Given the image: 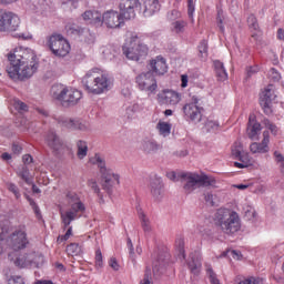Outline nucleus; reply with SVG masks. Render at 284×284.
Listing matches in <instances>:
<instances>
[{
  "instance_id": "20",
  "label": "nucleus",
  "mask_w": 284,
  "mask_h": 284,
  "mask_svg": "<svg viewBox=\"0 0 284 284\" xmlns=\"http://www.w3.org/2000/svg\"><path fill=\"white\" fill-rule=\"evenodd\" d=\"M183 112L187 119L194 123H200L203 119V108L199 106L196 102L187 103L183 106Z\"/></svg>"
},
{
  "instance_id": "21",
  "label": "nucleus",
  "mask_w": 284,
  "mask_h": 284,
  "mask_svg": "<svg viewBox=\"0 0 284 284\" xmlns=\"http://www.w3.org/2000/svg\"><path fill=\"white\" fill-rule=\"evenodd\" d=\"M60 125L68 128L69 130H80L81 132H88L90 130V123L85 120H74L70 118H61L59 120Z\"/></svg>"
},
{
  "instance_id": "55",
  "label": "nucleus",
  "mask_w": 284,
  "mask_h": 284,
  "mask_svg": "<svg viewBox=\"0 0 284 284\" xmlns=\"http://www.w3.org/2000/svg\"><path fill=\"white\" fill-rule=\"evenodd\" d=\"M190 79L187 78V74L181 75V88H187Z\"/></svg>"
},
{
  "instance_id": "31",
  "label": "nucleus",
  "mask_w": 284,
  "mask_h": 284,
  "mask_svg": "<svg viewBox=\"0 0 284 284\" xmlns=\"http://www.w3.org/2000/svg\"><path fill=\"white\" fill-rule=\"evenodd\" d=\"M77 148H78V152H77L78 159H85L88 156V142L83 140H79L77 142Z\"/></svg>"
},
{
  "instance_id": "60",
  "label": "nucleus",
  "mask_w": 284,
  "mask_h": 284,
  "mask_svg": "<svg viewBox=\"0 0 284 284\" xmlns=\"http://www.w3.org/2000/svg\"><path fill=\"white\" fill-rule=\"evenodd\" d=\"M200 52L201 54H204V57H207V44L203 43L202 45H200Z\"/></svg>"
},
{
  "instance_id": "53",
  "label": "nucleus",
  "mask_w": 284,
  "mask_h": 284,
  "mask_svg": "<svg viewBox=\"0 0 284 284\" xmlns=\"http://www.w3.org/2000/svg\"><path fill=\"white\" fill-rule=\"evenodd\" d=\"M274 156L276 159V162L280 163V168H282L284 163L283 154H281L278 151H275Z\"/></svg>"
},
{
  "instance_id": "47",
  "label": "nucleus",
  "mask_w": 284,
  "mask_h": 284,
  "mask_svg": "<svg viewBox=\"0 0 284 284\" xmlns=\"http://www.w3.org/2000/svg\"><path fill=\"white\" fill-rule=\"evenodd\" d=\"M88 186L91 187L94 194H97L98 196H101V189L99 187V184H97L95 180H89Z\"/></svg>"
},
{
  "instance_id": "57",
  "label": "nucleus",
  "mask_w": 284,
  "mask_h": 284,
  "mask_svg": "<svg viewBox=\"0 0 284 284\" xmlns=\"http://www.w3.org/2000/svg\"><path fill=\"white\" fill-rule=\"evenodd\" d=\"M22 161H23L24 165H30V163H32V155H30V154L23 155Z\"/></svg>"
},
{
  "instance_id": "29",
  "label": "nucleus",
  "mask_w": 284,
  "mask_h": 284,
  "mask_svg": "<svg viewBox=\"0 0 284 284\" xmlns=\"http://www.w3.org/2000/svg\"><path fill=\"white\" fill-rule=\"evenodd\" d=\"M191 260L187 262V265L192 274H199L201 272V256L196 255L195 257L191 255Z\"/></svg>"
},
{
  "instance_id": "32",
  "label": "nucleus",
  "mask_w": 284,
  "mask_h": 284,
  "mask_svg": "<svg viewBox=\"0 0 284 284\" xmlns=\"http://www.w3.org/2000/svg\"><path fill=\"white\" fill-rule=\"evenodd\" d=\"M47 143L52 150H59L61 148V140L58 139L57 134L53 132L49 133L47 136Z\"/></svg>"
},
{
  "instance_id": "50",
  "label": "nucleus",
  "mask_w": 284,
  "mask_h": 284,
  "mask_svg": "<svg viewBox=\"0 0 284 284\" xmlns=\"http://www.w3.org/2000/svg\"><path fill=\"white\" fill-rule=\"evenodd\" d=\"M205 128L209 132H215V130H219V123L214 120H207Z\"/></svg>"
},
{
  "instance_id": "63",
  "label": "nucleus",
  "mask_w": 284,
  "mask_h": 284,
  "mask_svg": "<svg viewBox=\"0 0 284 284\" xmlns=\"http://www.w3.org/2000/svg\"><path fill=\"white\" fill-rule=\"evenodd\" d=\"M271 74H273V79L278 81L281 79V74H278L274 69L271 70Z\"/></svg>"
},
{
  "instance_id": "2",
  "label": "nucleus",
  "mask_w": 284,
  "mask_h": 284,
  "mask_svg": "<svg viewBox=\"0 0 284 284\" xmlns=\"http://www.w3.org/2000/svg\"><path fill=\"white\" fill-rule=\"evenodd\" d=\"M82 85L88 94H105V92L112 90L114 80L112 79V75H110V72L94 68L84 74L82 78Z\"/></svg>"
},
{
  "instance_id": "23",
  "label": "nucleus",
  "mask_w": 284,
  "mask_h": 284,
  "mask_svg": "<svg viewBox=\"0 0 284 284\" xmlns=\"http://www.w3.org/2000/svg\"><path fill=\"white\" fill-rule=\"evenodd\" d=\"M261 123H258V121H256V115L251 114L248 116V123H247V128H246V134L248 136V139H258V134H261Z\"/></svg>"
},
{
  "instance_id": "34",
  "label": "nucleus",
  "mask_w": 284,
  "mask_h": 284,
  "mask_svg": "<svg viewBox=\"0 0 284 284\" xmlns=\"http://www.w3.org/2000/svg\"><path fill=\"white\" fill-rule=\"evenodd\" d=\"M186 27H187V22H185L184 20H176L172 22L171 30L176 34H181V32H185Z\"/></svg>"
},
{
  "instance_id": "54",
  "label": "nucleus",
  "mask_w": 284,
  "mask_h": 284,
  "mask_svg": "<svg viewBox=\"0 0 284 284\" xmlns=\"http://www.w3.org/2000/svg\"><path fill=\"white\" fill-rule=\"evenodd\" d=\"M187 12L189 17H192V14H194V0H187Z\"/></svg>"
},
{
  "instance_id": "25",
  "label": "nucleus",
  "mask_w": 284,
  "mask_h": 284,
  "mask_svg": "<svg viewBox=\"0 0 284 284\" xmlns=\"http://www.w3.org/2000/svg\"><path fill=\"white\" fill-rule=\"evenodd\" d=\"M247 24L248 28L253 31L252 38L255 39V41H258V39H261V30H258V20H256V16H248Z\"/></svg>"
},
{
  "instance_id": "33",
  "label": "nucleus",
  "mask_w": 284,
  "mask_h": 284,
  "mask_svg": "<svg viewBox=\"0 0 284 284\" xmlns=\"http://www.w3.org/2000/svg\"><path fill=\"white\" fill-rule=\"evenodd\" d=\"M139 219L141 221L142 230L144 232H152V224L150 223V219L143 213V211L139 212Z\"/></svg>"
},
{
  "instance_id": "13",
  "label": "nucleus",
  "mask_w": 284,
  "mask_h": 284,
  "mask_svg": "<svg viewBox=\"0 0 284 284\" xmlns=\"http://www.w3.org/2000/svg\"><path fill=\"white\" fill-rule=\"evenodd\" d=\"M21 26V18L17 13L4 12L0 14V32H16Z\"/></svg>"
},
{
  "instance_id": "58",
  "label": "nucleus",
  "mask_w": 284,
  "mask_h": 284,
  "mask_svg": "<svg viewBox=\"0 0 284 284\" xmlns=\"http://www.w3.org/2000/svg\"><path fill=\"white\" fill-rule=\"evenodd\" d=\"M230 254L236 261H241V253L239 251H230Z\"/></svg>"
},
{
  "instance_id": "36",
  "label": "nucleus",
  "mask_w": 284,
  "mask_h": 284,
  "mask_svg": "<svg viewBox=\"0 0 284 284\" xmlns=\"http://www.w3.org/2000/svg\"><path fill=\"white\" fill-rule=\"evenodd\" d=\"M67 254L69 256H79L81 254V246L78 243H71L67 246Z\"/></svg>"
},
{
  "instance_id": "1",
  "label": "nucleus",
  "mask_w": 284,
  "mask_h": 284,
  "mask_svg": "<svg viewBox=\"0 0 284 284\" xmlns=\"http://www.w3.org/2000/svg\"><path fill=\"white\" fill-rule=\"evenodd\" d=\"M7 74L12 81H27L39 70V59L32 49L17 47L7 54Z\"/></svg>"
},
{
  "instance_id": "7",
  "label": "nucleus",
  "mask_w": 284,
  "mask_h": 284,
  "mask_svg": "<svg viewBox=\"0 0 284 284\" xmlns=\"http://www.w3.org/2000/svg\"><path fill=\"white\" fill-rule=\"evenodd\" d=\"M149 48L139 36H132L123 47V54L131 61H141L148 57Z\"/></svg>"
},
{
  "instance_id": "52",
  "label": "nucleus",
  "mask_w": 284,
  "mask_h": 284,
  "mask_svg": "<svg viewBox=\"0 0 284 284\" xmlns=\"http://www.w3.org/2000/svg\"><path fill=\"white\" fill-rule=\"evenodd\" d=\"M109 266L114 270V272H119L121 268V265L119 264V261H116V257H111L109 260Z\"/></svg>"
},
{
  "instance_id": "26",
  "label": "nucleus",
  "mask_w": 284,
  "mask_h": 284,
  "mask_svg": "<svg viewBox=\"0 0 284 284\" xmlns=\"http://www.w3.org/2000/svg\"><path fill=\"white\" fill-rule=\"evenodd\" d=\"M141 148L146 154H152L159 151V143L154 140L145 139L142 141Z\"/></svg>"
},
{
  "instance_id": "28",
  "label": "nucleus",
  "mask_w": 284,
  "mask_h": 284,
  "mask_svg": "<svg viewBox=\"0 0 284 284\" xmlns=\"http://www.w3.org/2000/svg\"><path fill=\"white\" fill-rule=\"evenodd\" d=\"M237 159L241 162H234V166L239 168L240 170H243V168H250V165H252V158L250 156V153L243 152Z\"/></svg>"
},
{
  "instance_id": "45",
  "label": "nucleus",
  "mask_w": 284,
  "mask_h": 284,
  "mask_svg": "<svg viewBox=\"0 0 284 284\" xmlns=\"http://www.w3.org/2000/svg\"><path fill=\"white\" fill-rule=\"evenodd\" d=\"M135 116H136V105H131V106L126 108L125 118L129 121H132V119H134Z\"/></svg>"
},
{
  "instance_id": "56",
  "label": "nucleus",
  "mask_w": 284,
  "mask_h": 284,
  "mask_svg": "<svg viewBox=\"0 0 284 284\" xmlns=\"http://www.w3.org/2000/svg\"><path fill=\"white\" fill-rule=\"evenodd\" d=\"M129 254L131 258H134V245L132 244V240L128 241Z\"/></svg>"
},
{
  "instance_id": "49",
  "label": "nucleus",
  "mask_w": 284,
  "mask_h": 284,
  "mask_svg": "<svg viewBox=\"0 0 284 284\" xmlns=\"http://www.w3.org/2000/svg\"><path fill=\"white\" fill-rule=\"evenodd\" d=\"M95 267L99 270L103 267V254L101 253V250L95 251Z\"/></svg>"
},
{
  "instance_id": "42",
  "label": "nucleus",
  "mask_w": 284,
  "mask_h": 284,
  "mask_svg": "<svg viewBox=\"0 0 284 284\" xmlns=\"http://www.w3.org/2000/svg\"><path fill=\"white\" fill-rule=\"evenodd\" d=\"M12 105L18 112H28V104L23 103L19 99H13Z\"/></svg>"
},
{
  "instance_id": "9",
  "label": "nucleus",
  "mask_w": 284,
  "mask_h": 284,
  "mask_svg": "<svg viewBox=\"0 0 284 284\" xmlns=\"http://www.w3.org/2000/svg\"><path fill=\"white\" fill-rule=\"evenodd\" d=\"M90 163L99 168L104 181L103 187H105V190H110V187H113V185H119L121 176L119 173H114V171L105 166V159L103 156L95 154L90 159Z\"/></svg>"
},
{
  "instance_id": "16",
  "label": "nucleus",
  "mask_w": 284,
  "mask_h": 284,
  "mask_svg": "<svg viewBox=\"0 0 284 284\" xmlns=\"http://www.w3.org/2000/svg\"><path fill=\"white\" fill-rule=\"evenodd\" d=\"M102 23L108 28L116 29L123 26L124 20L119 11L109 10L102 14Z\"/></svg>"
},
{
  "instance_id": "15",
  "label": "nucleus",
  "mask_w": 284,
  "mask_h": 284,
  "mask_svg": "<svg viewBox=\"0 0 284 284\" xmlns=\"http://www.w3.org/2000/svg\"><path fill=\"white\" fill-rule=\"evenodd\" d=\"M158 103H160V105H179V103H181V93L169 89L162 90L158 94Z\"/></svg>"
},
{
  "instance_id": "5",
  "label": "nucleus",
  "mask_w": 284,
  "mask_h": 284,
  "mask_svg": "<svg viewBox=\"0 0 284 284\" xmlns=\"http://www.w3.org/2000/svg\"><path fill=\"white\" fill-rule=\"evenodd\" d=\"M180 178L182 179L183 190L186 194H192V192L199 190V187L216 185V179L205 173L186 172L181 173Z\"/></svg>"
},
{
  "instance_id": "19",
  "label": "nucleus",
  "mask_w": 284,
  "mask_h": 284,
  "mask_svg": "<svg viewBox=\"0 0 284 284\" xmlns=\"http://www.w3.org/2000/svg\"><path fill=\"white\" fill-rule=\"evenodd\" d=\"M276 99L272 87L266 88L260 95V105L265 114H272V101Z\"/></svg>"
},
{
  "instance_id": "37",
  "label": "nucleus",
  "mask_w": 284,
  "mask_h": 284,
  "mask_svg": "<svg viewBox=\"0 0 284 284\" xmlns=\"http://www.w3.org/2000/svg\"><path fill=\"white\" fill-rule=\"evenodd\" d=\"M242 153H243V144L241 142H235L231 149V154L233 159H237L239 156L242 155Z\"/></svg>"
},
{
  "instance_id": "39",
  "label": "nucleus",
  "mask_w": 284,
  "mask_h": 284,
  "mask_svg": "<svg viewBox=\"0 0 284 284\" xmlns=\"http://www.w3.org/2000/svg\"><path fill=\"white\" fill-rule=\"evenodd\" d=\"M7 284H26V278L21 275H11L6 278Z\"/></svg>"
},
{
  "instance_id": "27",
  "label": "nucleus",
  "mask_w": 284,
  "mask_h": 284,
  "mask_svg": "<svg viewBox=\"0 0 284 284\" xmlns=\"http://www.w3.org/2000/svg\"><path fill=\"white\" fill-rule=\"evenodd\" d=\"M215 74L219 81H227V71H225V67L223 62L216 60L214 61Z\"/></svg>"
},
{
  "instance_id": "41",
  "label": "nucleus",
  "mask_w": 284,
  "mask_h": 284,
  "mask_svg": "<svg viewBox=\"0 0 284 284\" xmlns=\"http://www.w3.org/2000/svg\"><path fill=\"white\" fill-rule=\"evenodd\" d=\"M18 176L22 179L26 183H30V170H28V166H22L20 171H18Z\"/></svg>"
},
{
  "instance_id": "6",
  "label": "nucleus",
  "mask_w": 284,
  "mask_h": 284,
  "mask_svg": "<svg viewBox=\"0 0 284 284\" xmlns=\"http://www.w3.org/2000/svg\"><path fill=\"white\" fill-rule=\"evenodd\" d=\"M51 97L54 101H59L61 105H77L83 94L81 91L72 88L64 87L63 84H54L51 88Z\"/></svg>"
},
{
  "instance_id": "17",
  "label": "nucleus",
  "mask_w": 284,
  "mask_h": 284,
  "mask_svg": "<svg viewBox=\"0 0 284 284\" xmlns=\"http://www.w3.org/2000/svg\"><path fill=\"white\" fill-rule=\"evenodd\" d=\"M251 154H270V132L263 131L261 142H252L248 146Z\"/></svg>"
},
{
  "instance_id": "18",
  "label": "nucleus",
  "mask_w": 284,
  "mask_h": 284,
  "mask_svg": "<svg viewBox=\"0 0 284 284\" xmlns=\"http://www.w3.org/2000/svg\"><path fill=\"white\" fill-rule=\"evenodd\" d=\"M149 72L156 74V77H163L168 72V61L162 55H158L150 60Z\"/></svg>"
},
{
  "instance_id": "59",
  "label": "nucleus",
  "mask_w": 284,
  "mask_h": 284,
  "mask_svg": "<svg viewBox=\"0 0 284 284\" xmlns=\"http://www.w3.org/2000/svg\"><path fill=\"white\" fill-rule=\"evenodd\" d=\"M23 149L21 148V145H19V144H13L12 145V152H14V154H21V151H22Z\"/></svg>"
},
{
  "instance_id": "12",
  "label": "nucleus",
  "mask_w": 284,
  "mask_h": 284,
  "mask_svg": "<svg viewBox=\"0 0 284 284\" xmlns=\"http://www.w3.org/2000/svg\"><path fill=\"white\" fill-rule=\"evenodd\" d=\"M119 10L124 21H130L136 18V12L141 10L139 0H120Z\"/></svg>"
},
{
  "instance_id": "4",
  "label": "nucleus",
  "mask_w": 284,
  "mask_h": 284,
  "mask_svg": "<svg viewBox=\"0 0 284 284\" xmlns=\"http://www.w3.org/2000/svg\"><path fill=\"white\" fill-rule=\"evenodd\" d=\"M214 223L224 234H236L241 230L239 213L230 209H219L214 215Z\"/></svg>"
},
{
  "instance_id": "46",
  "label": "nucleus",
  "mask_w": 284,
  "mask_h": 284,
  "mask_svg": "<svg viewBox=\"0 0 284 284\" xmlns=\"http://www.w3.org/2000/svg\"><path fill=\"white\" fill-rule=\"evenodd\" d=\"M151 192L153 196H161V181H155L151 184Z\"/></svg>"
},
{
  "instance_id": "61",
  "label": "nucleus",
  "mask_w": 284,
  "mask_h": 284,
  "mask_svg": "<svg viewBox=\"0 0 284 284\" xmlns=\"http://www.w3.org/2000/svg\"><path fill=\"white\" fill-rule=\"evenodd\" d=\"M277 39H280V41H284V30L283 29L277 30Z\"/></svg>"
},
{
  "instance_id": "14",
  "label": "nucleus",
  "mask_w": 284,
  "mask_h": 284,
  "mask_svg": "<svg viewBox=\"0 0 284 284\" xmlns=\"http://www.w3.org/2000/svg\"><path fill=\"white\" fill-rule=\"evenodd\" d=\"M138 88L148 94H154L159 84H156V79L152 72L142 73L136 77Z\"/></svg>"
},
{
  "instance_id": "64",
  "label": "nucleus",
  "mask_w": 284,
  "mask_h": 284,
  "mask_svg": "<svg viewBox=\"0 0 284 284\" xmlns=\"http://www.w3.org/2000/svg\"><path fill=\"white\" fill-rule=\"evenodd\" d=\"M140 284H151L150 276L145 275L143 280L140 282Z\"/></svg>"
},
{
  "instance_id": "44",
  "label": "nucleus",
  "mask_w": 284,
  "mask_h": 284,
  "mask_svg": "<svg viewBox=\"0 0 284 284\" xmlns=\"http://www.w3.org/2000/svg\"><path fill=\"white\" fill-rule=\"evenodd\" d=\"M239 284H263V278L261 277H246L241 280Z\"/></svg>"
},
{
  "instance_id": "51",
  "label": "nucleus",
  "mask_w": 284,
  "mask_h": 284,
  "mask_svg": "<svg viewBox=\"0 0 284 284\" xmlns=\"http://www.w3.org/2000/svg\"><path fill=\"white\" fill-rule=\"evenodd\" d=\"M70 236H72V226H69L64 235H60L58 237V243H63L68 240H70Z\"/></svg>"
},
{
  "instance_id": "24",
  "label": "nucleus",
  "mask_w": 284,
  "mask_h": 284,
  "mask_svg": "<svg viewBox=\"0 0 284 284\" xmlns=\"http://www.w3.org/2000/svg\"><path fill=\"white\" fill-rule=\"evenodd\" d=\"M143 8L144 17H154V14L161 10V3L159 0H144Z\"/></svg>"
},
{
  "instance_id": "62",
  "label": "nucleus",
  "mask_w": 284,
  "mask_h": 284,
  "mask_svg": "<svg viewBox=\"0 0 284 284\" xmlns=\"http://www.w3.org/2000/svg\"><path fill=\"white\" fill-rule=\"evenodd\" d=\"M166 176L170 179V181H176V173L174 172H169Z\"/></svg>"
},
{
  "instance_id": "43",
  "label": "nucleus",
  "mask_w": 284,
  "mask_h": 284,
  "mask_svg": "<svg viewBox=\"0 0 284 284\" xmlns=\"http://www.w3.org/2000/svg\"><path fill=\"white\" fill-rule=\"evenodd\" d=\"M206 274L210 278L211 284H221L219 277H216V273H214V271L212 270V266L206 265Z\"/></svg>"
},
{
  "instance_id": "35",
  "label": "nucleus",
  "mask_w": 284,
  "mask_h": 284,
  "mask_svg": "<svg viewBox=\"0 0 284 284\" xmlns=\"http://www.w3.org/2000/svg\"><path fill=\"white\" fill-rule=\"evenodd\" d=\"M263 125L266 129V131H268V132H271V134H273V136H277L280 130H278V126H276V124H274L268 119H264Z\"/></svg>"
},
{
  "instance_id": "22",
  "label": "nucleus",
  "mask_w": 284,
  "mask_h": 284,
  "mask_svg": "<svg viewBox=\"0 0 284 284\" xmlns=\"http://www.w3.org/2000/svg\"><path fill=\"white\" fill-rule=\"evenodd\" d=\"M81 18L89 26H103L102 14L98 10H87L81 14Z\"/></svg>"
},
{
  "instance_id": "3",
  "label": "nucleus",
  "mask_w": 284,
  "mask_h": 284,
  "mask_svg": "<svg viewBox=\"0 0 284 284\" xmlns=\"http://www.w3.org/2000/svg\"><path fill=\"white\" fill-rule=\"evenodd\" d=\"M65 201L70 207L65 212L63 210L60 211V219L64 227H68L72 221L81 219V214L85 212V204L81 201V195L74 191H68L65 193Z\"/></svg>"
},
{
  "instance_id": "48",
  "label": "nucleus",
  "mask_w": 284,
  "mask_h": 284,
  "mask_svg": "<svg viewBox=\"0 0 284 284\" xmlns=\"http://www.w3.org/2000/svg\"><path fill=\"white\" fill-rule=\"evenodd\" d=\"M204 199L207 205H212V206L216 205V203L219 202L216 194H212V193H206Z\"/></svg>"
},
{
  "instance_id": "8",
  "label": "nucleus",
  "mask_w": 284,
  "mask_h": 284,
  "mask_svg": "<svg viewBox=\"0 0 284 284\" xmlns=\"http://www.w3.org/2000/svg\"><path fill=\"white\" fill-rule=\"evenodd\" d=\"M8 258L11 261V263H13V265H16V267H19L20 270L26 267H39L40 265H43V255L36 252H9Z\"/></svg>"
},
{
  "instance_id": "38",
  "label": "nucleus",
  "mask_w": 284,
  "mask_h": 284,
  "mask_svg": "<svg viewBox=\"0 0 284 284\" xmlns=\"http://www.w3.org/2000/svg\"><path fill=\"white\" fill-rule=\"evenodd\" d=\"M7 190L13 194V196L19 201L21 199V191H19V186L17 184L9 182L7 183Z\"/></svg>"
},
{
  "instance_id": "30",
  "label": "nucleus",
  "mask_w": 284,
  "mask_h": 284,
  "mask_svg": "<svg viewBox=\"0 0 284 284\" xmlns=\"http://www.w3.org/2000/svg\"><path fill=\"white\" fill-rule=\"evenodd\" d=\"M156 130L161 136H170V132H172V124L169 122L159 121L156 124Z\"/></svg>"
},
{
  "instance_id": "40",
  "label": "nucleus",
  "mask_w": 284,
  "mask_h": 284,
  "mask_svg": "<svg viewBox=\"0 0 284 284\" xmlns=\"http://www.w3.org/2000/svg\"><path fill=\"white\" fill-rule=\"evenodd\" d=\"M216 22L221 32H225V13L222 10L217 11Z\"/></svg>"
},
{
  "instance_id": "11",
  "label": "nucleus",
  "mask_w": 284,
  "mask_h": 284,
  "mask_svg": "<svg viewBox=\"0 0 284 284\" xmlns=\"http://www.w3.org/2000/svg\"><path fill=\"white\" fill-rule=\"evenodd\" d=\"M47 45L54 57H68L70 54V42L61 34L50 36Z\"/></svg>"
},
{
  "instance_id": "10",
  "label": "nucleus",
  "mask_w": 284,
  "mask_h": 284,
  "mask_svg": "<svg viewBox=\"0 0 284 284\" xmlns=\"http://www.w3.org/2000/svg\"><path fill=\"white\" fill-rule=\"evenodd\" d=\"M29 243L30 241L28 240V233H26V226H20L6 240V245L12 254L26 250Z\"/></svg>"
}]
</instances>
